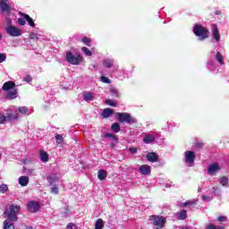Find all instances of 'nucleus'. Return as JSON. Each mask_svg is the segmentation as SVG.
I'll return each instance as SVG.
<instances>
[{
    "instance_id": "54",
    "label": "nucleus",
    "mask_w": 229,
    "mask_h": 229,
    "mask_svg": "<svg viewBox=\"0 0 229 229\" xmlns=\"http://www.w3.org/2000/svg\"><path fill=\"white\" fill-rule=\"evenodd\" d=\"M6 22H7V24H12V21L11 20H7Z\"/></svg>"
},
{
    "instance_id": "49",
    "label": "nucleus",
    "mask_w": 229,
    "mask_h": 229,
    "mask_svg": "<svg viewBox=\"0 0 229 229\" xmlns=\"http://www.w3.org/2000/svg\"><path fill=\"white\" fill-rule=\"evenodd\" d=\"M129 151H130V153H131L132 155H135V153H137V148H135V147H131V148H129Z\"/></svg>"
},
{
    "instance_id": "2",
    "label": "nucleus",
    "mask_w": 229,
    "mask_h": 229,
    "mask_svg": "<svg viewBox=\"0 0 229 229\" xmlns=\"http://www.w3.org/2000/svg\"><path fill=\"white\" fill-rule=\"evenodd\" d=\"M2 90L7 92L5 95L6 99L12 100L16 99L17 98V89H15V82L12 81H8L4 82L2 86Z\"/></svg>"
},
{
    "instance_id": "12",
    "label": "nucleus",
    "mask_w": 229,
    "mask_h": 229,
    "mask_svg": "<svg viewBox=\"0 0 229 229\" xmlns=\"http://www.w3.org/2000/svg\"><path fill=\"white\" fill-rule=\"evenodd\" d=\"M213 38L216 41L219 42L221 40V34L219 33V29L217 28V25H213Z\"/></svg>"
},
{
    "instance_id": "16",
    "label": "nucleus",
    "mask_w": 229,
    "mask_h": 229,
    "mask_svg": "<svg viewBox=\"0 0 229 229\" xmlns=\"http://www.w3.org/2000/svg\"><path fill=\"white\" fill-rule=\"evenodd\" d=\"M106 176H108V173L106 172V170H104V169L98 170V180H100V182H105V180H106Z\"/></svg>"
},
{
    "instance_id": "58",
    "label": "nucleus",
    "mask_w": 229,
    "mask_h": 229,
    "mask_svg": "<svg viewBox=\"0 0 229 229\" xmlns=\"http://www.w3.org/2000/svg\"><path fill=\"white\" fill-rule=\"evenodd\" d=\"M1 157H2V156H1V154H0V160H1Z\"/></svg>"
},
{
    "instance_id": "35",
    "label": "nucleus",
    "mask_w": 229,
    "mask_h": 229,
    "mask_svg": "<svg viewBox=\"0 0 229 229\" xmlns=\"http://www.w3.org/2000/svg\"><path fill=\"white\" fill-rule=\"evenodd\" d=\"M81 51H83L86 56H92V51H90L87 47H82Z\"/></svg>"
},
{
    "instance_id": "52",
    "label": "nucleus",
    "mask_w": 229,
    "mask_h": 229,
    "mask_svg": "<svg viewBox=\"0 0 229 229\" xmlns=\"http://www.w3.org/2000/svg\"><path fill=\"white\" fill-rule=\"evenodd\" d=\"M202 199L206 200V201H210V197L207 196V195H203L202 196Z\"/></svg>"
},
{
    "instance_id": "36",
    "label": "nucleus",
    "mask_w": 229,
    "mask_h": 229,
    "mask_svg": "<svg viewBox=\"0 0 229 229\" xmlns=\"http://www.w3.org/2000/svg\"><path fill=\"white\" fill-rule=\"evenodd\" d=\"M8 191V185L6 184H0V192H2V194H4V192Z\"/></svg>"
},
{
    "instance_id": "27",
    "label": "nucleus",
    "mask_w": 229,
    "mask_h": 229,
    "mask_svg": "<svg viewBox=\"0 0 229 229\" xmlns=\"http://www.w3.org/2000/svg\"><path fill=\"white\" fill-rule=\"evenodd\" d=\"M4 229H15L13 223L8 222V220L4 221Z\"/></svg>"
},
{
    "instance_id": "20",
    "label": "nucleus",
    "mask_w": 229,
    "mask_h": 229,
    "mask_svg": "<svg viewBox=\"0 0 229 229\" xmlns=\"http://www.w3.org/2000/svg\"><path fill=\"white\" fill-rule=\"evenodd\" d=\"M21 17H24L25 21H27V22L31 26V28H35V21L30 15L26 13H21Z\"/></svg>"
},
{
    "instance_id": "43",
    "label": "nucleus",
    "mask_w": 229,
    "mask_h": 229,
    "mask_svg": "<svg viewBox=\"0 0 229 229\" xmlns=\"http://www.w3.org/2000/svg\"><path fill=\"white\" fill-rule=\"evenodd\" d=\"M51 193L52 194H58V186L54 185L51 189Z\"/></svg>"
},
{
    "instance_id": "8",
    "label": "nucleus",
    "mask_w": 229,
    "mask_h": 229,
    "mask_svg": "<svg viewBox=\"0 0 229 229\" xmlns=\"http://www.w3.org/2000/svg\"><path fill=\"white\" fill-rule=\"evenodd\" d=\"M27 209L31 213L35 214L40 210V204L38 201L30 200L27 205Z\"/></svg>"
},
{
    "instance_id": "37",
    "label": "nucleus",
    "mask_w": 229,
    "mask_h": 229,
    "mask_svg": "<svg viewBox=\"0 0 229 229\" xmlns=\"http://www.w3.org/2000/svg\"><path fill=\"white\" fill-rule=\"evenodd\" d=\"M56 144H62L64 142V137L61 134L55 136Z\"/></svg>"
},
{
    "instance_id": "3",
    "label": "nucleus",
    "mask_w": 229,
    "mask_h": 229,
    "mask_svg": "<svg viewBox=\"0 0 229 229\" xmlns=\"http://www.w3.org/2000/svg\"><path fill=\"white\" fill-rule=\"evenodd\" d=\"M193 33L195 37L199 38V40H207L210 37V31L207 27H203L201 24L196 23L193 27Z\"/></svg>"
},
{
    "instance_id": "46",
    "label": "nucleus",
    "mask_w": 229,
    "mask_h": 229,
    "mask_svg": "<svg viewBox=\"0 0 229 229\" xmlns=\"http://www.w3.org/2000/svg\"><path fill=\"white\" fill-rule=\"evenodd\" d=\"M67 229H78V226H76L74 224L70 223L66 225Z\"/></svg>"
},
{
    "instance_id": "24",
    "label": "nucleus",
    "mask_w": 229,
    "mask_h": 229,
    "mask_svg": "<svg viewBox=\"0 0 229 229\" xmlns=\"http://www.w3.org/2000/svg\"><path fill=\"white\" fill-rule=\"evenodd\" d=\"M177 217L180 221H183V219H187V210L182 209L181 212L177 213Z\"/></svg>"
},
{
    "instance_id": "45",
    "label": "nucleus",
    "mask_w": 229,
    "mask_h": 229,
    "mask_svg": "<svg viewBox=\"0 0 229 229\" xmlns=\"http://www.w3.org/2000/svg\"><path fill=\"white\" fill-rule=\"evenodd\" d=\"M189 205H194V202L191 201V200H188L184 203H182L181 204V207H189Z\"/></svg>"
},
{
    "instance_id": "42",
    "label": "nucleus",
    "mask_w": 229,
    "mask_h": 229,
    "mask_svg": "<svg viewBox=\"0 0 229 229\" xmlns=\"http://www.w3.org/2000/svg\"><path fill=\"white\" fill-rule=\"evenodd\" d=\"M100 80H101V81H102L103 83H112V81H110V79H108L107 77H105V76H102V77L100 78Z\"/></svg>"
},
{
    "instance_id": "14",
    "label": "nucleus",
    "mask_w": 229,
    "mask_h": 229,
    "mask_svg": "<svg viewBox=\"0 0 229 229\" xmlns=\"http://www.w3.org/2000/svg\"><path fill=\"white\" fill-rule=\"evenodd\" d=\"M140 174L148 175L151 174V166L148 165H143L140 167Z\"/></svg>"
},
{
    "instance_id": "41",
    "label": "nucleus",
    "mask_w": 229,
    "mask_h": 229,
    "mask_svg": "<svg viewBox=\"0 0 229 229\" xmlns=\"http://www.w3.org/2000/svg\"><path fill=\"white\" fill-rule=\"evenodd\" d=\"M18 24L20 26H24L26 24V19H24V17L23 18H19L18 19Z\"/></svg>"
},
{
    "instance_id": "48",
    "label": "nucleus",
    "mask_w": 229,
    "mask_h": 229,
    "mask_svg": "<svg viewBox=\"0 0 229 229\" xmlns=\"http://www.w3.org/2000/svg\"><path fill=\"white\" fill-rule=\"evenodd\" d=\"M203 146H204L203 142H197L195 144L196 149H201L203 148Z\"/></svg>"
},
{
    "instance_id": "23",
    "label": "nucleus",
    "mask_w": 229,
    "mask_h": 229,
    "mask_svg": "<svg viewBox=\"0 0 229 229\" xmlns=\"http://www.w3.org/2000/svg\"><path fill=\"white\" fill-rule=\"evenodd\" d=\"M111 130L114 133H119V131H121V125L119 123H114L111 125Z\"/></svg>"
},
{
    "instance_id": "53",
    "label": "nucleus",
    "mask_w": 229,
    "mask_h": 229,
    "mask_svg": "<svg viewBox=\"0 0 229 229\" xmlns=\"http://www.w3.org/2000/svg\"><path fill=\"white\" fill-rule=\"evenodd\" d=\"M215 15H221V11H215Z\"/></svg>"
},
{
    "instance_id": "6",
    "label": "nucleus",
    "mask_w": 229,
    "mask_h": 229,
    "mask_svg": "<svg viewBox=\"0 0 229 229\" xmlns=\"http://www.w3.org/2000/svg\"><path fill=\"white\" fill-rule=\"evenodd\" d=\"M116 116L119 123H126L127 124H135L136 123L135 119L131 117V114L128 113H117Z\"/></svg>"
},
{
    "instance_id": "18",
    "label": "nucleus",
    "mask_w": 229,
    "mask_h": 229,
    "mask_svg": "<svg viewBox=\"0 0 229 229\" xmlns=\"http://www.w3.org/2000/svg\"><path fill=\"white\" fill-rule=\"evenodd\" d=\"M39 158L41 162H44V164H46V162H49V155L44 150L39 151Z\"/></svg>"
},
{
    "instance_id": "17",
    "label": "nucleus",
    "mask_w": 229,
    "mask_h": 229,
    "mask_svg": "<svg viewBox=\"0 0 229 229\" xmlns=\"http://www.w3.org/2000/svg\"><path fill=\"white\" fill-rule=\"evenodd\" d=\"M18 182L21 187H26L30 183V177L22 175L18 179Z\"/></svg>"
},
{
    "instance_id": "9",
    "label": "nucleus",
    "mask_w": 229,
    "mask_h": 229,
    "mask_svg": "<svg viewBox=\"0 0 229 229\" xmlns=\"http://www.w3.org/2000/svg\"><path fill=\"white\" fill-rule=\"evenodd\" d=\"M0 10L3 13H6V15L12 13V7L4 0H0Z\"/></svg>"
},
{
    "instance_id": "26",
    "label": "nucleus",
    "mask_w": 229,
    "mask_h": 229,
    "mask_svg": "<svg viewBox=\"0 0 229 229\" xmlns=\"http://www.w3.org/2000/svg\"><path fill=\"white\" fill-rule=\"evenodd\" d=\"M6 119L7 121H17V119H19V114H13L12 113H9L6 115Z\"/></svg>"
},
{
    "instance_id": "28",
    "label": "nucleus",
    "mask_w": 229,
    "mask_h": 229,
    "mask_svg": "<svg viewBox=\"0 0 229 229\" xmlns=\"http://www.w3.org/2000/svg\"><path fill=\"white\" fill-rule=\"evenodd\" d=\"M81 42L85 44V46H88V47H90L92 39H90V38H87V37H83L81 38Z\"/></svg>"
},
{
    "instance_id": "11",
    "label": "nucleus",
    "mask_w": 229,
    "mask_h": 229,
    "mask_svg": "<svg viewBox=\"0 0 229 229\" xmlns=\"http://www.w3.org/2000/svg\"><path fill=\"white\" fill-rule=\"evenodd\" d=\"M194 160H196V153L194 151H186V162L194 164Z\"/></svg>"
},
{
    "instance_id": "31",
    "label": "nucleus",
    "mask_w": 229,
    "mask_h": 229,
    "mask_svg": "<svg viewBox=\"0 0 229 229\" xmlns=\"http://www.w3.org/2000/svg\"><path fill=\"white\" fill-rule=\"evenodd\" d=\"M103 226H105V224H103V219L97 220L95 229H103Z\"/></svg>"
},
{
    "instance_id": "51",
    "label": "nucleus",
    "mask_w": 229,
    "mask_h": 229,
    "mask_svg": "<svg viewBox=\"0 0 229 229\" xmlns=\"http://www.w3.org/2000/svg\"><path fill=\"white\" fill-rule=\"evenodd\" d=\"M30 38L31 40H37L38 38V37H37V34H30Z\"/></svg>"
},
{
    "instance_id": "22",
    "label": "nucleus",
    "mask_w": 229,
    "mask_h": 229,
    "mask_svg": "<svg viewBox=\"0 0 229 229\" xmlns=\"http://www.w3.org/2000/svg\"><path fill=\"white\" fill-rule=\"evenodd\" d=\"M104 67H106V69H112L114 67V60L112 59H105L103 61Z\"/></svg>"
},
{
    "instance_id": "50",
    "label": "nucleus",
    "mask_w": 229,
    "mask_h": 229,
    "mask_svg": "<svg viewBox=\"0 0 229 229\" xmlns=\"http://www.w3.org/2000/svg\"><path fill=\"white\" fill-rule=\"evenodd\" d=\"M218 221H220V223H225L226 221V216H218L217 217Z\"/></svg>"
},
{
    "instance_id": "5",
    "label": "nucleus",
    "mask_w": 229,
    "mask_h": 229,
    "mask_svg": "<svg viewBox=\"0 0 229 229\" xmlns=\"http://www.w3.org/2000/svg\"><path fill=\"white\" fill-rule=\"evenodd\" d=\"M66 62H68V64H71L72 65H80V64L83 62V55H74L72 52L67 51Z\"/></svg>"
},
{
    "instance_id": "57",
    "label": "nucleus",
    "mask_w": 229,
    "mask_h": 229,
    "mask_svg": "<svg viewBox=\"0 0 229 229\" xmlns=\"http://www.w3.org/2000/svg\"><path fill=\"white\" fill-rule=\"evenodd\" d=\"M28 229H33L32 227H29Z\"/></svg>"
},
{
    "instance_id": "25",
    "label": "nucleus",
    "mask_w": 229,
    "mask_h": 229,
    "mask_svg": "<svg viewBox=\"0 0 229 229\" xmlns=\"http://www.w3.org/2000/svg\"><path fill=\"white\" fill-rule=\"evenodd\" d=\"M216 58L220 65H225V57L221 55V52H217Z\"/></svg>"
},
{
    "instance_id": "47",
    "label": "nucleus",
    "mask_w": 229,
    "mask_h": 229,
    "mask_svg": "<svg viewBox=\"0 0 229 229\" xmlns=\"http://www.w3.org/2000/svg\"><path fill=\"white\" fill-rule=\"evenodd\" d=\"M6 60V54H0V64Z\"/></svg>"
},
{
    "instance_id": "44",
    "label": "nucleus",
    "mask_w": 229,
    "mask_h": 229,
    "mask_svg": "<svg viewBox=\"0 0 229 229\" xmlns=\"http://www.w3.org/2000/svg\"><path fill=\"white\" fill-rule=\"evenodd\" d=\"M33 80V78H31V75H26L23 78V81H26L27 83H30V81H31Z\"/></svg>"
},
{
    "instance_id": "15",
    "label": "nucleus",
    "mask_w": 229,
    "mask_h": 229,
    "mask_svg": "<svg viewBox=\"0 0 229 229\" xmlns=\"http://www.w3.org/2000/svg\"><path fill=\"white\" fill-rule=\"evenodd\" d=\"M47 180L50 185H53V183H56L58 182V175L56 174H50L47 175Z\"/></svg>"
},
{
    "instance_id": "38",
    "label": "nucleus",
    "mask_w": 229,
    "mask_h": 229,
    "mask_svg": "<svg viewBox=\"0 0 229 229\" xmlns=\"http://www.w3.org/2000/svg\"><path fill=\"white\" fill-rule=\"evenodd\" d=\"M106 104L108 105L109 106H117V103L112 99H107L106 100Z\"/></svg>"
},
{
    "instance_id": "56",
    "label": "nucleus",
    "mask_w": 229,
    "mask_h": 229,
    "mask_svg": "<svg viewBox=\"0 0 229 229\" xmlns=\"http://www.w3.org/2000/svg\"><path fill=\"white\" fill-rule=\"evenodd\" d=\"M111 148H115V144L114 143H111Z\"/></svg>"
},
{
    "instance_id": "30",
    "label": "nucleus",
    "mask_w": 229,
    "mask_h": 229,
    "mask_svg": "<svg viewBox=\"0 0 229 229\" xmlns=\"http://www.w3.org/2000/svg\"><path fill=\"white\" fill-rule=\"evenodd\" d=\"M220 183H221V185H223V187H228V177L222 176L220 178Z\"/></svg>"
},
{
    "instance_id": "4",
    "label": "nucleus",
    "mask_w": 229,
    "mask_h": 229,
    "mask_svg": "<svg viewBox=\"0 0 229 229\" xmlns=\"http://www.w3.org/2000/svg\"><path fill=\"white\" fill-rule=\"evenodd\" d=\"M149 221L152 222L155 229H164L165 226V223H167V219L162 216L152 215L149 216Z\"/></svg>"
},
{
    "instance_id": "7",
    "label": "nucleus",
    "mask_w": 229,
    "mask_h": 229,
    "mask_svg": "<svg viewBox=\"0 0 229 229\" xmlns=\"http://www.w3.org/2000/svg\"><path fill=\"white\" fill-rule=\"evenodd\" d=\"M5 31L7 33V35H10V37H21V35H22V33L21 32V29L13 26V25H10L5 29Z\"/></svg>"
},
{
    "instance_id": "10",
    "label": "nucleus",
    "mask_w": 229,
    "mask_h": 229,
    "mask_svg": "<svg viewBox=\"0 0 229 229\" xmlns=\"http://www.w3.org/2000/svg\"><path fill=\"white\" fill-rule=\"evenodd\" d=\"M217 171H221V166L217 163L211 164L208 168V174H215Z\"/></svg>"
},
{
    "instance_id": "55",
    "label": "nucleus",
    "mask_w": 229,
    "mask_h": 229,
    "mask_svg": "<svg viewBox=\"0 0 229 229\" xmlns=\"http://www.w3.org/2000/svg\"><path fill=\"white\" fill-rule=\"evenodd\" d=\"M0 40H3V33L0 32Z\"/></svg>"
},
{
    "instance_id": "1",
    "label": "nucleus",
    "mask_w": 229,
    "mask_h": 229,
    "mask_svg": "<svg viewBox=\"0 0 229 229\" xmlns=\"http://www.w3.org/2000/svg\"><path fill=\"white\" fill-rule=\"evenodd\" d=\"M20 212L21 206L11 204L6 206V208L4 212V217H6V219H8V221L15 222L19 219L17 217V214H19Z\"/></svg>"
},
{
    "instance_id": "29",
    "label": "nucleus",
    "mask_w": 229,
    "mask_h": 229,
    "mask_svg": "<svg viewBox=\"0 0 229 229\" xmlns=\"http://www.w3.org/2000/svg\"><path fill=\"white\" fill-rule=\"evenodd\" d=\"M104 137H107V139H113V140L114 142H119V138H117V136L115 134H112V133H106L104 135Z\"/></svg>"
},
{
    "instance_id": "19",
    "label": "nucleus",
    "mask_w": 229,
    "mask_h": 229,
    "mask_svg": "<svg viewBox=\"0 0 229 229\" xmlns=\"http://www.w3.org/2000/svg\"><path fill=\"white\" fill-rule=\"evenodd\" d=\"M114 115V110L111 108H105L103 113H102V116L105 119H108V117Z\"/></svg>"
},
{
    "instance_id": "39",
    "label": "nucleus",
    "mask_w": 229,
    "mask_h": 229,
    "mask_svg": "<svg viewBox=\"0 0 229 229\" xmlns=\"http://www.w3.org/2000/svg\"><path fill=\"white\" fill-rule=\"evenodd\" d=\"M110 94H111V96H114V98H119V92L115 89H112L110 90Z\"/></svg>"
},
{
    "instance_id": "21",
    "label": "nucleus",
    "mask_w": 229,
    "mask_h": 229,
    "mask_svg": "<svg viewBox=\"0 0 229 229\" xmlns=\"http://www.w3.org/2000/svg\"><path fill=\"white\" fill-rule=\"evenodd\" d=\"M143 142L145 144H151V142H155V136L151 134H148L143 138Z\"/></svg>"
},
{
    "instance_id": "13",
    "label": "nucleus",
    "mask_w": 229,
    "mask_h": 229,
    "mask_svg": "<svg viewBox=\"0 0 229 229\" xmlns=\"http://www.w3.org/2000/svg\"><path fill=\"white\" fill-rule=\"evenodd\" d=\"M147 160L152 163L158 162V156L155 152H148L147 154Z\"/></svg>"
},
{
    "instance_id": "32",
    "label": "nucleus",
    "mask_w": 229,
    "mask_h": 229,
    "mask_svg": "<svg viewBox=\"0 0 229 229\" xmlns=\"http://www.w3.org/2000/svg\"><path fill=\"white\" fill-rule=\"evenodd\" d=\"M205 229H225V226L209 224L206 225Z\"/></svg>"
},
{
    "instance_id": "40",
    "label": "nucleus",
    "mask_w": 229,
    "mask_h": 229,
    "mask_svg": "<svg viewBox=\"0 0 229 229\" xmlns=\"http://www.w3.org/2000/svg\"><path fill=\"white\" fill-rule=\"evenodd\" d=\"M6 121H7L6 115L0 113V124H4Z\"/></svg>"
},
{
    "instance_id": "33",
    "label": "nucleus",
    "mask_w": 229,
    "mask_h": 229,
    "mask_svg": "<svg viewBox=\"0 0 229 229\" xmlns=\"http://www.w3.org/2000/svg\"><path fill=\"white\" fill-rule=\"evenodd\" d=\"M18 112L20 114H28V112H30V108H28L27 106H20V107H18Z\"/></svg>"
},
{
    "instance_id": "34",
    "label": "nucleus",
    "mask_w": 229,
    "mask_h": 229,
    "mask_svg": "<svg viewBox=\"0 0 229 229\" xmlns=\"http://www.w3.org/2000/svg\"><path fill=\"white\" fill-rule=\"evenodd\" d=\"M94 99V97L91 93L86 92L84 93V101H92Z\"/></svg>"
}]
</instances>
